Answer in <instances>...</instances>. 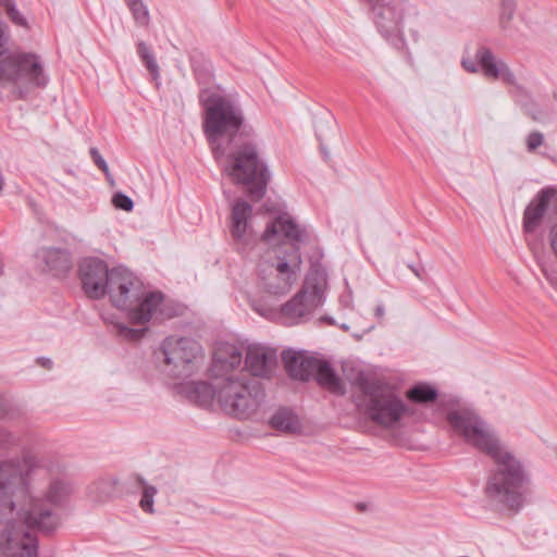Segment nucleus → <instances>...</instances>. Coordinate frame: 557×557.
Segmentation results:
<instances>
[{"label": "nucleus", "mask_w": 557, "mask_h": 557, "mask_svg": "<svg viewBox=\"0 0 557 557\" xmlns=\"http://www.w3.org/2000/svg\"><path fill=\"white\" fill-rule=\"evenodd\" d=\"M447 421L468 445L494 461L495 469L484 488L488 504L498 510L519 512L525 503L524 485L529 479L521 462L499 440L494 428L471 408L449 410Z\"/></svg>", "instance_id": "f03ea898"}, {"label": "nucleus", "mask_w": 557, "mask_h": 557, "mask_svg": "<svg viewBox=\"0 0 557 557\" xmlns=\"http://www.w3.org/2000/svg\"><path fill=\"white\" fill-rule=\"evenodd\" d=\"M270 425L277 431L295 433L300 430L298 417L287 408L277 409L269 420Z\"/></svg>", "instance_id": "5701e85b"}, {"label": "nucleus", "mask_w": 557, "mask_h": 557, "mask_svg": "<svg viewBox=\"0 0 557 557\" xmlns=\"http://www.w3.org/2000/svg\"><path fill=\"white\" fill-rule=\"evenodd\" d=\"M436 388L430 386L426 383H419L407 391L406 397L417 404H429L433 403L437 398Z\"/></svg>", "instance_id": "b1692460"}, {"label": "nucleus", "mask_w": 557, "mask_h": 557, "mask_svg": "<svg viewBox=\"0 0 557 557\" xmlns=\"http://www.w3.org/2000/svg\"><path fill=\"white\" fill-rule=\"evenodd\" d=\"M89 153H90V157H91L92 161L95 162V164L104 173V175L108 178H110L111 177V173H110L108 163L102 158V156L100 154L99 150L96 147H91L89 149Z\"/></svg>", "instance_id": "72a5a7b5"}, {"label": "nucleus", "mask_w": 557, "mask_h": 557, "mask_svg": "<svg viewBox=\"0 0 557 557\" xmlns=\"http://www.w3.org/2000/svg\"><path fill=\"white\" fill-rule=\"evenodd\" d=\"M111 323L113 324V327L120 337H122L126 341H131V342L139 341L144 336L145 332L147 331L146 327L134 329V327H129V326L125 325L122 322H112L111 321Z\"/></svg>", "instance_id": "2f4dec72"}, {"label": "nucleus", "mask_w": 557, "mask_h": 557, "mask_svg": "<svg viewBox=\"0 0 557 557\" xmlns=\"http://www.w3.org/2000/svg\"><path fill=\"white\" fill-rule=\"evenodd\" d=\"M307 237L306 230L296 224L287 213L280 214L273 222L268 224L262 234V238L265 242L285 238L292 243H302Z\"/></svg>", "instance_id": "dca6fc26"}, {"label": "nucleus", "mask_w": 557, "mask_h": 557, "mask_svg": "<svg viewBox=\"0 0 557 557\" xmlns=\"http://www.w3.org/2000/svg\"><path fill=\"white\" fill-rule=\"evenodd\" d=\"M203 107L202 129L214 158L233 184L242 186L252 200L267 191L270 172L260 158L257 146L245 137L247 127L240 104L220 94L200 96Z\"/></svg>", "instance_id": "f257e3e1"}, {"label": "nucleus", "mask_w": 557, "mask_h": 557, "mask_svg": "<svg viewBox=\"0 0 557 557\" xmlns=\"http://www.w3.org/2000/svg\"><path fill=\"white\" fill-rule=\"evenodd\" d=\"M342 329H343V330H348V325H347V324H343V325H342Z\"/></svg>", "instance_id": "c03bdc74"}, {"label": "nucleus", "mask_w": 557, "mask_h": 557, "mask_svg": "<svg viewBox=\"0 0 557 557\" xmlns=\"http://www.w3.org/2000/svg\"><path fill=\"white\" fill-rule=\"evenodd\" d=\"M542 272L545 278L548 281L549 285L557 289V272L549 271L547 269H542Z\"/></svg>", "instance_id": "c9c22d12"}, {"label": "nucleus", "mask_w": 557, "mask_h": 557, "mask_svg": "<svg viewBox=\"0 0 557 557\" xmlns=\"http://www.w3.org/2000/svg\"><path fill=\"white\" fill-rule=\"evenodd\" d=\"M276 350L263 346H249L246 352L245 367L253 375L270 377L276 367Z\"/></svg>", "instance_id": "f3484780"}, {"label": "nucleus", "mask_w": 557, "mask_h": 557, "mask_svg": "<svg viewBox=\"0 0 557 557\" xmlns=\"http://www.w3.org/2000/svg\"><path fill=\"white\" fill-rule=\"evenodd\" d=\"M164 370L173 377L190 376L196 370L202 348L190 337H166L160 347Z\"/></svg>", "instance_id": "9b49d317"}, {"label": "nucleus", "mask_w": 557, "mask_h": 557, "mask_svg": "<svg viewBox=\"0 0 557 557\" xmlns=\"http://www.w3.org/2000/svg\"><path fill=\"white\" fill-rule=\"evenodd\" d=\"M323 280L307 277L302 288L280 307L253 304V310L260 315L292 326L306 322L313 311L323 304Z\"/></svg>", "instance_id": "0eeeda50"}, {"label": "nucleus", "mask_w": 557, "mask_h": 557, "mask_svg": "<svg viewBox=\"0 0 557 557\" xmlns=\"http://www.w3.org/2000/svg\"><path fill=\"white\" fill-rule=\"evenodd\" d=\"M0 524L4 525L0 549L5 557H38V540L33 531L37 528L21 517L16 500L13 499L12 512L0 517Z\"/></svg>", "instance_id": "9d476101"}, {"label": "nucleus", "mask_w": 557, "mask_h": 557, "mask_svg": "<svg viewBox=\"0 0 557 557\" xmlns=\"http://www.w3.org/2000/svg\"><path fill=\"white\" fill-rule=\"evenodd\" d=\"M13 442H14V437L11 433L1 431L0 446L1 445H10Z\"/></svg>", "instance_id": "e433bc0d"}, {"label": "nucleus", "mask_w": 557, "mask_h": 557, "mask_svg": "<svg viewBox=\"0 0 557 557\" xmlns=\"http://www.w3.org/2000/svg\"><path fill=\"white\" fill-rule=\"evenodd\" d=\"M413 39H414V41H417V40H418V34H417V32H414V33H413Z\"/></svg>", "instance_id": "37998d69"}, {"label": "nucleus", "mask_w": 557, "mask_h": 557, "mask_svg": "<svg viewBox=\"0 0 557 557\" xmlns=\"http://www.w3.org/2000/svg\"><path fill=\"white\" fill-rule=\"evenodd\" d=\"M33 458L29 472V485H20L14 491V498L21 494L22 502H16L21 517L38 531L50 534L61 525L59 510L65 508L75 492L73 482L65 475L63 467L49 461L37 454L26 450L22 456L4 459L16 461L23 470L28 469L25 458Z\"/></svg>", "instance_id": "7ed1b4c3"}, {"label": "nucleus", "mask_w": 557, "mask_h": 557, "mask_svg": "<svg viewBox=\"0 0 557 557\" xmlns=\"http://www.w3.org/2000/svg\"><path fill=\"white\" fill-rule=\"evenodd\" d=\"M107 294L114 307L127 311L133 324L147 323L163 300L162 294L158 292L145 295L141 282L123 267L111 270Z\"/></svg>", "instance_id": "39448f33"}, {"label": "nucleus", "mask_w": 557, "mask_h": 557, "mask_svg": "<svg viewBox=\"0 0 557 557\" xmlns=\"http://www.w3.org/2000/svg\"><path fill=\"white\" fill-rule=\"evenodd\" d=\"M252 207L243 199L236 200L232 206L230 232L237 249L244 250L252 246L256 235L250 226Z\"/></svg>", "instance_id": "2eb2a0df"}, {"label": "nucleus", "mask_w": 557, "mask_h": 557, "mask_svg": "<svg viewBox=\"0 0 557 557\" xmlns=\"http://www.w3.org/2000/svg\"><path fill=\"white\" fill-rule=\"evenodd\" d=\"M543 140H544V136L541 132H539V131L531 132L527 138L528 150L534 151L543 144Z\"/></svg>", "instance_id": "f704fd0d"}, {"label": "nucleus", "mask_w": 557, "mask_h": 557, "mask_svg": "<svg viewBox=\"0 0 557 557\" xmlns=\"http://www.w3.org/2000/svg\"><path fill=\"white\" fill-rule=\"evenodd\" d=\"M38 362L40 363L41 367L46 369H51L52 367V360L49 358H40L38 359Z\"/></svg>", "instance_id": "58836bf2"}, {"label": "nucleus", "mask_w": 557, "mask_h": 557, "mask_svg": "<svg viewBox=\"0 0 557 557\" xmlns=\"http://www.w3.org/2000/svg\"><path fill=\"white\" fill-rule=\"evenodd\" d=\"M136 483L143 487L141 498L139 500V507L143 511L147 513H154V496L158 493V490L156 486L150 485L146 482V480L139 475H135Z\"/></svg>", "instance_id": "a878e982"}, {"label": "nucleus", "mask_w": 557, "mask_h": 557, "mask_svg": "<svg viewBox=\"0 0 557 557\" xmlns=\"http://www.w3.org/2000/svg\"><path fill=\"white\" fill-rule=\"evenodd\" d=\"M375 326L373 324L371 325H368L366 329H364V333H368V332H371Z\"/></svg>", "instance_id": "a19ab883"}, {"label": "nucleus", "mask_w": 557, "mask_h": 557, "mask_svg": "<svg viewBox=\"0 0 557 557\" xmlns=\"http://www.w3.org/2000/svg\"><path fill=\"white\" fill-rule=\"evenodd\" d=\"M517 9V0H500V10H499V27L504 33L511 36L513 34V29L511 27V21L516 13Z\"/></svg>", "instance_id": "bb28decb"}, {"label": "nucleus", "mask_w": 557, "mask_h": 557, "mask_svg": "<svg viewBox=\"0 0 557 557\" xmlns=\"http://www.w3.org/2000/svg\"><path fill=\"white\" fill-rule=\"evenodd\" d=\"M385 314V308L382 304L377 305L374 309V315L379 319H382Z\"/></svg>", "instance_id": "4c0bfd02"}, {"label": "nucleus", "mask_w": 557, "mask_h": 557, "mask_svg": "<svg viewBox=\"0 0 557 557\" xmlns=\"http://www.w3.org/2000/svg\"><path fill=\"white\" fill-rule=\"evenodd\" d=\"M218 381L214 385H211L207 382H191L186 389L188 399L200 406V407H209L212 405L213 400H218Z\"/></svg>", "instance_id": "4be33fe9"}, {"label": "nucleus", "mask_w": 557, "mask_h": 557, "mask_svg": "<svg viewBox=\"0 0 557 557\" xmlns=\"http://www.w3.org/2000/svg\"><path fill=\"white\" fill-rule=\"evenodd\" d=\"M482 67L483 74L488 78L502 79L508 85L516 84V76L508 67V65L499 59H496L491 49L480 47L476 50L475 59L463 58L461 60L462 67L469 73H476L479 67Z\"/></svg>", "instance_id": "4468645a"}, {"label": "nucleus", "mask_w": 557, "mask_h": 557, "mask_svg": "<svg viewBox=\"0 0 557 557\" xmlns=\"http://www.w3.org/2000/svg\"><path fill=\"white\" fill-rule=\"evenodd\" d=\"M112 203L116 209L123 210V211H132L134 208L133 200L125 194L117 191L112 197Z\"/></svg>", "instance_id": "473e14b6"}, {"label": "nucleus", "mask_w": 557, "mask_h": 557, "mask_svg": "<svg viewBox=\"0 0 557 557\" xmlns=\"http://www.w3.org/2000/svg\"><path fill=\"white\" fill-rule=\"evenodd\" d=\"M409 268L412 270V272L418 276L421 277L420 270L413 265H409Z\"/></svg>", "instance_id": "ea45409f"}, {"label": "nucleus", "mask_w": 557, "mask_h": 557, "mask_svg": "<svg viewBox=\"0 0 557 557\" xmlns=\"http://www.w3.org/2000/svg\"><path fill=\"white\" fill-rule=\"evenodd\" d=\"M285 369L290 377L308 381L313 376L318 358L306 356L302 352L286 350L282 354Z\"/></svg>", "instance_id": "6ab92c4d"}, {"label": "nucleus", "mask_w": 557, "mask_h": 557, "mask_svg": "<svg viewBox=\"0 0 557 557\" xmlns=\"http://www.w3.org/2000/svg\"><path fill=\"white\" fill-rule=\"evenodd\" d=\"M129 9L135 23L140 27H148L150 24V14L144 0H124Z\"/></svg>", "instance_id": "c756f323"}, {"label": "nucleus", "mask_w": 557, "mask_h": 557, "mask_svg": "<svg viewBox=\"0 0 557 557\" xmlns=\"http://www.w3.org/2000/svg\"><path fill=\"white\" fill-rule=\"evenodd\" d=\"M352 383L366 397L364 413L376 424L391 429L413 414L412 407L382 380L359 372Z\"/></svg>", "instance_id": "423d86ee"}, {"label": "nucleus", "mask_w": 557, "mask_h": 557, "mask_svg": "<svg viewBox=\"0 0 557 557\" xmlns=\"http://www.w3.org/2000/svg\"><path fill=\"white\" fill-rule=\"evenodd\" d=\"M240 350L232 344L218 347L213 359V371L218 379V404L221 409L237 419L251 418L261 407L265 392L260 382L246 374L226 375V372L240 366Z\"/></svg>", "instance_id": "20e7f679"}, {"label": "nucleus", "mask_w": 557, "mask_h": 557, "mask_svg": "<svg viewBox=\"0 0 557 557\" xmlns=\"http://www.w3.org/2000/svg\"><path fill=\"white\" fill-rule=\"evenodd\" d=\"M0 5L13 24L25 29L29 28L26 17L18 11L14 0H0Z\"/></svg>", "instance_id": "7c9ffc66"}, {"label": "nucleus", "mask_w": 557, "mask_h": 557, "mask_svg": "<svg viewBox=\"0 0 557 557\" xmlns=\"http://www.w3.org/2000/svg\"><path fill=\"white\" fill-rule=\"evenodd\" d=\"M37 257L45 263L47 271L53 275L65 274L72 268L71 256L67 250L62 248H41L38 250Z\"/></svg>", "instance_id": "aec40b11"}, {"label": "nucleus", "mask_w": 557, "mask_h": 557, "mask_svg": "<svg viewBox=\"0 0 557 557\" xmlns=\"http://www.w3.org/2000/svg\"><path fill=\"white\" fill-rule=\"evenodd\" d=\"M79 278L85 294L91 299H101L107 295L111 270L96 257L84 258L78 267Z\"/></svg>", "instance_id": "ddd939ff"}, {"label": "nucleus", "mask_w": 557, "mask_h": 557, "mask_svg": "<svg viewBox=\"0 0 557 557\" xmlns=\"http://www.w3.org/2000/svg\"><path fill=\"white\" fill-rule=\"evenodd\" d=\"M555 195L556 190L554 188H544L527 206L523 212V230L525 233L531 234L537 230Z\"/></svg>", "instance_id": "a211bd4d"}, {"label": "nucleus", "mask_w": 557, "mask_h": 557, "mask_svg": "<svg viewBox=\"0 0 557 557\" xmlns=\"http://www.w3.org/2000/svg\"><path fill=\"white\" fill-rule=\"evenodd\" d=\"M137 53L153 79L160 76V69L151 48L143 40L137 42Z\"/></svg>", "instance_id": "c85d7f7f"}, {"label": "nucleus", "mask_w": 557, "mask_h": 557, "mask_svg": "<svg viewBox=\"0 0 557 557\" xmlns=\"http://www.w3.org/2000/svg\"><path fill=\"white\" fill-rule=\"evenodd\" d=\"M5 24L0 21V84H14L16 86L45 87L48 76L39 57L33 53L7 54Z\"/></svg>", "instance_id": "1a4fd4ad"}, {"label": "nucleus", "mask_w": 557, "mask_h": 557, "mask_svg": "<svg viewBox=\"0 0 557 557\" xmlns=\"http://www.w3.org/2000/svg\"><path fill=\"white\" fill-rule=\"evenodd\" d=\"M137 53L153 79L160 76V69L151 48L143 40L137 42Z\"/></svg>", "instance_id": "cd10ccee"}, {"label": "nucleus", "mask_w": 557, "mask_h": 557, "mask_svg": "<svg viewBox=\"0 0 557 557\" xmlns=\"http://www.w3.org/2000/svg\"><path fill=\"white\" fill-rule=\"evenodd\" d=\"M3 177L2 175L0 174V193L2 191V188H3Z\"/></svg>", "instance_id": "79ce46f5"}, {"label": "nucleus", "mask_w": 557, "mask_h": 557, "mask_svg": "<svg viewBox=\"0 0 557 557\" xmlns=\"http://www.w3.org/2000/svg\"><path fill=\"white\" fill-rule=\"evenodd\" d=\"M301 262L299 249L294 245L284 252L269 251L258 264L261 287L274 296L287 294L298 280Z\"/></svg>", "instance_id": "6e6552de"}, {"label": "nucleus", "mask_w": 557, "mask_h": 557, "mask_svg": "<svg viewBox=\"0 0 557 557\" xmlns=\"http://www.w3.org/2000/svg\"><path fill=\"white\" fill-rule=\"evenodd\" d=\"M517 101L520 103L524 113L532 120L536 122H543L546 117V114L543 112V110L533 101V99L524 89H518Z\"/></svg>", "instance_id": "393cba45"}, {"label": "nucleus", "mask_w": 557, "mask_h": 557, "mask_svg": "<svg viewBox=\"0 0 557 557\" xmlns=\"http://www.w3.org/2000/svg\"><path fill=\"white\" fill-rule=\"evenodd\" d=\"M24 462L28 466L26 470L16 461L0 460V517L12 512L14 491L20 485H29V472L33 471L30 466L34 461L26 457Z\"/></svg>", "instance_id": "f8f14e48"}, {"label": "nucleus", "mask_w": 557, "mask_h": 557, "mask_svg": "<svg viewBox=\"0 0 557 557\" xmlns=\"http://www.w3.org/2000/svg\"><path fill=\"white\" fill-rule=\"evenodd\" d=\"M313 376L321 386L330 392L337 395L345 394L346 389L344 383L335 373L329 361L318 359Z\"/></svg>", "instance_id": "412c9836"}]
</instances>
